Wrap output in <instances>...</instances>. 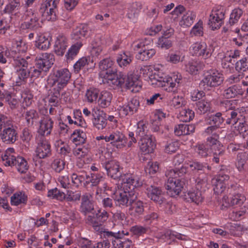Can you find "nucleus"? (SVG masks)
Returning <instances> with one entry per match:
<instances>
[{
  "instance_id": "obj_1",
  "label": "nucleus",
  "mask_w": 248,
  "mask_h": 248,
  "mask_svg": "<svg viewBox=\"0 0 248 248\" xmlns=\"http://www.w3.org/2000/svg\"><path fill=\"white\" fill-rule=\"evenodd\" d=\"M124 181L123 190L116 193L113 198L120 206L128 207V214L134 217H137L143 214L144 204L142 201L137 199L135 188L142 186V182L139 177L126 176Z\"/></svg>"
},
{
  "instance_id": "obj_2",
  "label": "nucleus",
  "mask_w": 248,
  "mask_h": 248,
  "mask_svg": "<svg viewBox=\"0 0 248 248\" xmlns=\"http://www.w3.org/2000/svg\"><path fill=\"white\" fill-rule=\"evenodd\" d=\"M99 69L101 70L100 75L107 80V83L109 86L114 88L121 86L124 83L125 78L121 73L117 74V70L114 66V62L110 58L104 59L99 63Z\"/></svg>"
},
{
  "instance_id": "obj_3",
  "label": "nucleus",
  "mask_w": 248,
  "mask_h": 248,
  "mask_svg": "<svg viewBox=\"0 0 248 248\" xmlns=\"http://www.w3.org/2000/svg\"><path fill=\"white\" fill-rule=\"evenodd\" d=\"M0 136L2 141L7 144L14 143L17 138L12 122L2 115H0Z\"/></svg>"
},
{
  "instance_id": "obj_4",
  "label": "nucleus",
  "mask_w": 248,
  "mask_h": 248,
  "mask_svg": "<svg viewBox=\"0 0 248 248\" xmlns=\"http://www.w3.org/2000/svg\"><path fill=\"white\" fill-rule=\"evenodd\" d=\"M152 40L146 38L141 42H134L133 44L134 49L138 51L136 58L143 61L153 57L156 51L152 47Z\"/></svg>"
},
{
  "instance_id": "obj_5",
  "label": "nucleus",
  "mask_w": 248,
  "mask_h": 248,
  "mask_svg": "<svg viewBox=\"0 0 248 248\" xmlns=\"http://www.w3.org/2000/svg\"><path fill=\"white\" fill-rule=\"evenodd\" d=\"M103 167L107 171V175L114 179H119L122 181V187L123 188L124 184L125 182L124 181L126 176L131 175L132 177H138L133 174H122L121 171V168L119 163L115 160H111L106 162L103 164Z\"/></svg>"
},
{
  "instance_id": "obj_6",
  "label": "nucleus",
  "mask_w": 248,
  "mask_h": 248,
  "mask_svg": "<svg viewBox=\"0 0 248 248\" xmlns=\"http://www.w3.org/2000/svg\"><path fill=\"white\" fill-rule=\"evenodd\" d=\"M223 77L218 72H211L201 81L199 87L204 90H209V87L218 86L223 82Z\"/></svg>"
},
{
  "instance_id": "obj_7",
  "label": "nucleus",
  "mask_w": 248,
  "mask_h": 248,
  "mask_svg": "<svg viewBox=\"0 0 248 248\" xmlns=\"http://www.w3.org/2000/svg\"><path fill=\"white\" fill-rule=\"evenodd\" d=\"M2 159L5 161V166H15L17 170L21 173H24L28 170V163L22 157L14 155H4L2 156Z\"/></svg>"
},
{
  "instance_id": "obj_8",
  "label": "nucleus",
  "mask_w": 248,
  "mask_h": 248,
  "mask_svg": "<svg viewBox=\"0 0 248 248\" xmlns=\"http://www.w3.org/2000/svg\"><path fill=\"white\" fill-rule=\"evenodd\" d=\"M22 18L25 21L23 26L26 29L35 30L40 27L38 13L31 9H27L25 11Z\"/></svg>"
},
{
  "instance_id": "obj_9",
  "label": "nucleus",
  "mask_w": 248,
  "mask_h": 248,
  "mask_svg": "<svg viewBox=\"0 0 248 248\" xmlns=\"http://www.w3.org/2000/svg\"><path fill=\"white\" fill-rule=\"evenodd\" d=\"M185 184V181L183 180L170 177L166 184L168 194L170 197L179 195L183 189Z\"/></svg>"
},
{
  "instance_id": "obj_10",
  "label": "nucleus",
  "mask_w": 248,
  "mask_h": 248,
  "mask_svg": "<svg viewBox=\"0 0 248 248\" xmlns=\"http://www.w3.org/2000/svg\"><path fill=\"white\" fill-rule=\"evenodd\" d=\"M105 141L110 142L112 146L118 149H121L125 146L127 138L123 133L116 131L110 134L109 136H106Z\"/></svg>"
},
{
  "instance_id": "obj_11",
  "label": "nucleus",
  "mask_w": 248,
  "mask_h": 248,
  "mask_svg": "<svg viewBox=\"0 0 248 248\" xmlns=\"http://www.w3.org/2000/svg\"><path fill=\"white\" fill-rule=\"evenodd\" d=\"M145 189L148 197L152 201L159 204L163 203L165 200L164 192L160 187L153 185H147Z\"/></svg>"
},
{
  "instance_id": "obj_12",
  "label": "nucleus",
  "mask_w": 248,
  "mask_h": 248,
  "mask_svg": "<svg viewBox=\"0 0 248 248\" xmlns=\"http://www.w3.org/2000/svg\"><path fill=\"white\" fill-rule=\"evenodd\" d=\"M123 75V77L125 78L124 82L125 86L127 89L130 90L132 92H138L140 89L141 82L140 80V77L134 73H129L126 76L121 73V76Z\"/></svg>"
},
{
  "instance_id": "obj_13",
  "label": "nucleus",
  "mask_w": 248,
  "mask_h": 248,
  "mask_svg": "<svg viewBox=\"0 0 248 248\" xmlns=\"http://www.w3.org/2000/svg\"><path fill=\"white\" fill-rule=\"evenodd\" d=\"M71 78V73L66 68L57 70L54 72L52 79L54 83L65 87Z\"/></svg>"
},
{
  "instance_id": "obj_14",
  "label": "nucleus",
  "mask_w": 248,
  "mask_h": 248,
  "mask_svg": "<svg viewBox=\"0 0 248 248\" xmlns=\"http://www.w3.org/2000/svg\"><path fill=\"white\" fill-rule=\"evenodd\" d=\"M53 121L48 115H44L39 121L40 126L38 133L41 137L48 136L50 134L53 126Z\"/></svg>"
},
{
  "instance_id": "obj_15",
  "label": "nucleus",
  "mask_w": 248,
  "mask_h": 248,
  "mask_svg": "<svg viewBox=\"0 0 248 248\" xmlns=\"http://www.w3.org/2000/svg\"><path fill=\"white\" fill-rule=\"evenodd\" d=\"M155 147V140L152 135H145L140 139V149L145 154L153 153Z\"/></svg>"
},
{
  "instance_id": "obj_16",
  "label": "nucleus",
  "mask_w": 248,
  "mask_h": 248,
  "mask_svg": "<svg viewBox=\"0 0 248 248\" xmlns=\"http://www.w3.org/2000/svg\"><path fill=\"white\" fill-rule=\"evenodd\" d=\"M94 210V204L92 195L87 193L82 195L80 206L81 213L86 216L87 214L93 213Z\"/></svg>"
},
{
  "instance_id": "obj_17",
  "label": "nucleus",
  "mask_w": 248,
  "mask_h": 248,
  "mask_svg": "<svg viewBox=\"0 0 248 248\" xmlns=\"http://www.w3.org/2000/svg\"><path fill=\"white\" fill-rule=\"evenodd\" d=\"M36 152L40 158H45L51 155L50 145L44 137H41Z\"/></svg>"
},
{
  "instance_id": "obj_18",
  "label": "nucleus",
  "mask_w": 248,
  "mask_h": 248,
  "mask_svg": "<svg viewBox=\"0 0 248 248\" xmlns=\"http://www.w3.org/2000/svg\"><path fill=\"white\" fill-rule=\"evenodd\" d=\"M140 107V102L136 98H132L126 106H120V113L123 116H126L129 113L131 114L136 112Z\"/></svg>"
},
{
  "instance_id": "obj_19",
  "label": "nucleus",
  "mask_w": 248,
  "mask_h": 248,
  "mask_svg": "<svg viewBox=\"0 0 248 248\" xmlns=\"http://www.w3.org/2000/svg\"><path fill=\"white\" fill-rule=\"evenodd\" d=\"M184 199L188 202H193L198 204L201 203L204 199L203 191L192 188L185 194Z\"/></svg>"
},
{
  "instance_id": "obj_20",
  "label": "nucleus",
  "mask_w": 248,
  "mask_h": 248,
  "mask_svg": "<svg viewBox=\"0 0 248 248\" xmlns=\"http://www.w3.org/2000/svg\"><path fill=\"white\" fill-rule=\"evenodd\" d=\"M67 39L65 36L59 35L55 41L54 49L55 53L59 56H62L68 46Z\"/></svg>"
},
{
  "instance_id": "obj_21",
  "label": "nucleus",
  "mask_w": 248,
  "mask_h": 248,
  "mask_svg": "<svg viewBox=\"0 0 248 248\" xmlns=\"http://www.w3.org/2000/svg\"><path fill=\"white\" fill-rule=\"evenodd\" d=\"M193 49L196 56H202L205 59L210 58L212 54L210 49L204 42L195 44Z\"/></svg>"
},
{
  "instance_id": "obj_22",
  "label": "nucleus",
  "mask_w": 248,
  "mask_h": 248,
  "mask_svg": "<svg viewBox=\"0 0 248 248\" xmlns=\"http://www.w3.org/2000/svg\"><path fill=\"white\" fill-rule=\"evenodd\" d=\"M241 87L238 85H233L225 89L222 94L223 96L226 99H231L243 94Z\"/></svg>"
},
{
  "instance_id": "obj_23",
  "label": "nucleus",
  "mask_w": 248,
  "mask_h": 248,
  "mask_svg": "<svg viewBox=\"0 0 248 248\" xmlns=\"http://www.w3.org/2000/svg\"><path fill=\"white\" fill-rule=\"evenodd\" d=\"M245 197L243 195L240 194H233L229 198L228 196H223L222 197V201L228 206H233L234 205H241L244 201Z\"/></svg>"
},
{
  "instance_id": "obj_24",
  "label": "nucleus",
  "mask_w": 248,
  "mask_h": 248,
  "mask_svg": "<svg viewBox=\"0 0 248 248\" xmlns=\"http://www.w3.org/2000/svg\"><path fill=\"white\" fill-rule=\"evenodd\" d=\"M90 28L87 24H82L77 27L73 31L72 38L78 40L88 35Z\"/></svg>"
},
{
  "instance_id": "obj_25",
  "label": "nucleus",
  "mask_w": 248,
  "mask_h": 248,
  "mask_svg": "<svg viewBox=\"0 0 248 248\" xmlns=\"http://www.w3.org/2000/svg\"><path fill=\"white\" fill-rule=\"evenodd\" d=\"M112 98V94L106 91L101 92L98 102L99 105L102 108H106L110 106Z\"/></svg>"
},
{
  "instance_id": "obj_26",
  "label": "nucleus",
  "mask_w": 248,
  "mask_h": 248,
  "mask_svg": "<svg viewBox=\"0 0 248 248\" xmlns=\"http://www.w3.org/2000/svg\"><path fill=\"white\" fill-rule=\"evenodd\" d=\"M205 144L211 153L223 149L220 142L217 139L212 136L207 138Z\"/></svg>"
},
{
  "instance_id": "obj_27",
  "label": "nucleus",
  "mask_w": 248,
  "mask_h": 248,
  "mask_svg": "<svg viewBox=\"0 0 248 248\" xmlns=\"http://www.w3.org/2000/svg\"><path fill=\"white\" fill-rule=\"evenodd\" d=\"M23 116L28 126H32L34 123L38 121L39 118L38 113L34 109L27 110L24 112Z\"/></svg>"
},
{
  "instance_id": "obj_28",
  "label": "nucleus",
  "mask_w": 248,
  "mask_h": 248,
  "mask_svg": "<svg viewBox=\"0 0 248 248\" xmlns=\"http://www.w3.org/2000/svg\"><path fill=\"white\" fill-rule=\"evenodd\" d=\"M103 113L102 112L101 114L99 113L97 115L95 116L93 112L92 113V116L93 118V125L99 130L104 128L107 124L106 114H104L105 116H103Z\"/></svg>"
},
{
  "instance_id": "obj_29",
  "label": "nucleus",
  "mask_w": 248,
  "mask_h": 248,
  "mask_svg": "<svg viewBox=\"0 0 248 248\" xmlns=\"http://www.w3.org/2000/svg\"><path fill=\"white\" fill-rule=\"evenodd\" d=\"M227 115L228 116L226 121L227 124L236 125L238 120L240 119L239 116H241L240 112L238 109H234L232 108H229L227 111Z\"/></svg>"
},
{
  "instance_id": "obj_30",
  "label": "nucleus",
  "mask_w": 248,
  "mask_h": 248,
  "mask_svg": "<svg viewBox=\"0 0 248 248\" xmlns=\"http://www.w3.org/2000/svg\"><path fill=\"white\" fill-rule=\"evenodd\" d=\"M27 201V196L23 192L15 193L11 197V203L12 205L17 206L21 203L26 204Z\"/></svg>"
},
{
  "instance_id": "obj_31",
  "label": "nucleus",
  "mask_w": 248,
  "mask_h": 248,
  "mask_svg": "<svg viewBox=\"0 0 248 248\" xmlns=\"http://www.w3.org/2000/svg\"><path fill=\"white\" fill-rule=\"evenodd\" d=\"M222 115L221 112H217L215 114L211 115L209 117V124L219 127L220 125L224 122V119Z\"/></svg>"
},
{
  "instance_id": "obj_32",
  "label": "nucleus",
  "mask_w": 248,
  "mask_h": 248,
  "mask_svg": "<svg viewBox=\"0 0 248 248\" xmlns=\"http://www.w3.org/2000/svg\"><path fill=\"white\" fill-rule=\"evenodd\" d=\"M82 44L81 42H77L75 44L72 45L68 49L66 54V57L68 61L72 60L78 54Z\"/></svg>"
},
{
  "instance_id": "obj_33",
  "label": "nucleus",
  "mask_w": 248,
  "mask_h": 248,
  "mask_svg": "<svg viewBox=\"0 0 248 248\" xmlns=\"http://www.w3.org/2000/svg\"><path fill=\"white\" fill-rule=\"evenodd\" d=\"M142 8V5L139 2H135L132 4L129 11L127 14L128 17L130 19H133L137 17Z\"/></svg>"
},
{
  "instance_id": "obj_34",
  "label": "nucleus",
  "mask_w": 248,
  "mask_h": 248,
  "mask_svg": "<svg viewBox=\"0 0 248 248\" xmlns=\"http://www.w3.org/2000/svg\"><path fill=\"white\" fill-rule=\"evenodd\" d=\"M50 40L45 36H40L35 41V46L41 50H46L49 47Z\"/></svg>"
},
{
  "instance_id": "obj_35",
  "label": "nucleus",
  "mask_w": 248,
  "mask_h": 248,
  "mask_svg": "<svg viewBox=\"0 0 248 248\" xmlns=\"http://www.w3.org/2000/svg\"><path fill=\"white\" fill-rule=\"evenodd\" d=\"M162 239L166 240H172V242L175 241V239L177 238L182 240H187L185 236L181 233H176L174 234L173 232L171 231H167L164 235L162 236Z\"/></svg>"
},
{
  "instance_id": "obj_36",
  "label": "nucleus",
  "mask_w": 248,
  "mask_h": 248,
  "mask_svg": "<svg viewBox=\"0 0 248 248\" xmlns=\"http://www.w3.org/2000/svg\"><path fill=\"white\" fill-rule=\"evenodd\" d=\"M157 46L161 49H168L172 46V41L171 38L160 37L157 43Z\"/></svg>"
},
{
  "instance_id": "obj_37",
  "label": "nucleus",
  "mask_w": 248,
  "mask_h": 248,
  "mask_svg": "<svg viewBox=\"0 0 248 248\" xmlns=\"http://www.w3.org/2000/svg\"><path fill=\"white\" fill-rule=\"evenodd\" d=\"M116 61L120 67L126 66L132 62L131 57L126 54L125 52L119 54Z\"/></svg>"
},
{
  "instance_id": "obj_38",
  "label": "nucleus",
  "mask_w": 248,
  "mask_h": 248,
  "mask_svg": "<svg viewBox=\"0 0 248 248\" xmlns=\"http://www.w3.org/2000/svg\"><path fill=\"white\" fill-rule=\"evenodd\" d=\"M99 94V90L96 88H91L86 93V96L88 102L93 103L96 101Z\"/></svg>"
},
{
  "instance_id": "obj_39",
  "label": "nucleus",
  "mask_w": 248,
  "mask_h": 248,
  "mask_svg": "<svg viewBox=\"0 0 248 248\" xmlns=\"http://www.w3.org/2000/svg\"><path fill=\"white\" fill-rule=\"evenodd\" d=\"M196 104L197 111L200 114H205L210 110V103L204 100L198 101Z\"/></svg>"
},
{
  "instance_id": "obj_40",
  "label": "nucleus",
  "mask_w": 248,
  "mask_h": 248,
  "mask_svg": "<svg viewBox=\"0 0 248 248\" xmlns=\"http://www.w3.org/2000/svg\"><path fill=\"white\" fill-rule=\"evenodd\" d=\"M242 14L243 11L240 8H235L233 10L230 15L229 24L232 26L237 23Z\"/></svg>"
},
{
  "instance_id": "obj_41",
  "label": "nucleus",
  "mask_w": 248,
  "mask_h": 248,
  "mask_svg": "<svg viewBox=\"0 0 248 248\" xmlns=\"http://www.w3.org/2000/svg\"><path fill=\"white\" fill-rule=\"evenodd\" d=\"M189 167L192 171H200L201 173L204 172L206 169H209V168L206 164L199 161H193L191 162L189 164Z\"/></svg>"
},
{
  "instance_id": "obj_42",
  "label": "nucleus",
  "mask_w": 248,
  "mask_h": 248,
  "mask_svg": "<svg viewBox=\"0 0 248 248\" xmlns=\"http://www.w3.org/2000/svg\"><path fill=\"white\" fill-rule=\"evenodd\" d=\"M195 17L196 15L193 12L188 11L183 16L182 20L181 22L182 24L189 27L193 24Z\"/></svg>"
},
{
  "instance_id": "obj_43",
  "label": "nucleus",
  "mask_w": 248,
  "mask_h": 248,
  "mask_svg": "<svg viewBox=\"0 0 248 248\" xmlns=\"http://www.w3.org/2000/svg\"><path fill=\"white\" fill-rule=\"evenodd\" d=\"M77 135L76 137H74L73 139V141L75 144L79 145L80 144H83L85 142L86 138L85 134L80 130H77L73 134L72 136Z\"/></svg>"
},
{
  "instance_id": "obj_44",
  "label": "nucleus",
  "mask_w": 248,
  "mask_h": 248,
  "mask_svg": "<svg viewBox=\"0 0 248 248\" xmlns=\"http://www.w3.org/2000/svg\"><path fill=\"white\" fill-rule=\"evenodd\" d=\"M50 68L53 64L55 61L54 56L53 54L45 53L42 54L40 56H38Z\"/></svg>"
},
{
  "instance_id": "obj_45",
  "label": "nucleus",
  "mask_w": 248,
  "mask_h": 248,
  "mask_svg": "<svg viewBox=\"0 0 248 248\" xmlns=\"http://www.w3.org/2000/svg\"><path fill=\"white\" fill-rule=\"evenodd\" d=\"M234 127L240 134H242L244 138L248 137V123L246 122V119L244 122H239L238 124L235 125Z\"/></svg>"
},
{
  "instance_id": "obj_46",
  "label": "nucleus",
  "mask_w": 248,
  "mask_h": 248,
  "mask_svg": "<svg viewBox=\"0 0 248 248\" xmlns=\"http://www.w3.org/2000/svg\"><path fill=\"white\" fill-rule=\"evenodd\" d=\"M86 223L92 225L95 230L98 232H102L101 230V225L99 224L98 221L95 214L89 215L88 216Z\"/></svg>"
},
{
  "instance_id": "obj_47",
  "label": "nucleus",
  "mask_w": 248,
  "mask_h": 248,
  "mask_svg": "<svg viewBox=\"0 0 248 248\" xmlns=\"http://www.w3.org/2000/svg\"><path fill=\"white\" fill-rule=\"evenodd\" d=\"M195 150L199 155L202 157H207L211 153L205 143L198 144L195 146Z\"/></svg>"
},
{
  "instance_id": "obj_48",
  "label": "nucleus",
  "mask_w": 248,
  "mask_h": 248,
  "mask_svg": "<svg viewBox=\"0 0 248 248\" xmlns=\"http://www.w3.org/2000/svg\"><path fill=\"white\" fill-rule=\"evenodd\" d=\"M235 68L237 71H246L248 70V57H244L237 62Z\"/></svg>"
},
{
  "instance_id": "obj_49",
  "label": "nucleus",
  "mask_w": 248,
  "mask_h": 248,
  "mask_svg": "<svg viewBox=\"0 0 248 248\" xmlns=\"http://www.w3.org/2000/svg\"><path fill=\"white\" fill-rule=\"evenodd\" d=\"M194 112L191 109H185L181 112V119L185 122H189L192 120L194 118Z\"/></svg>"
},
{
  "instance_id": "obj_50",
  "label": "nucleus",
  "mask_w": 248,
  "mask_h": 248,
  "mask_svg": "<svg viewBox=\"0 0 248 248\" xmlns=\"http://www.w3.org/2000/svg\"><path fill=\"white\" fill-rule=\"evenodd\" d=\"M90 59H88L86 57H82L80 58L77 62L74 65V68L75 72H78L80 70L83 68L86 65L89 64Z\"/></svg>"
},
{
  "instance_id": "obj_51",
  "label": "nucleus",
  "mask_w": 248,
  "mask_h": 248,
  "mask_svg": "<svg viewBox=\"0 0 248 248\" xmlns=\"http://www.w3.org/2000/svg\"><path fill=\"white\" fill-rule=\"evenodd\" d=\"M222 24L223 22L221 20L218 21L215 16L210 15L208 24L213 30L219 29Z\"/></svg>"
},
{
  "instance_id": "obj_52",
  "label": "nucleus",
  "mask_w": 248,
  "mask_h": 248,
  "mask_svg": "<svg viewBox=\"0 0 248 248\" xmlns=\"http://www.w3.org/2000/svg\"><path fill=\"white\" fill-rule=\"evenodd\" d=\"M13 64L16 67L20 68H27L28 65V62L24 58L17 57L16 58L14 57Z\"/></svg>"
},
{
  "instance_id": "obj_53",
  "label": "nucleus",
  "mask_w": 248,
  "mask_h": 248,
  "mask_svg": "<svg viewBox=\"0 0 248 248\" xmlns=\"http://www.w3.org/2000/svg\"><path fill=\"white\" fill-rule=\"evenodd\" d=\"M64 166V161L60 159H55L52 164V168L57 172H60L63 170Z\"/></svg>"
},
{
  "instance_id": "obj_54",
  "label": "nucleus",
  "mask_w": 248,
  "mask_h": 248,
  "mask_svg": "<svg viewBox=\"0 0 248 248\" xmlns=\"http://www.w3.org/2000/svg\"><path fill=\"white\" fill-rule=\"evenodd\" d=\"M46 11H43L42 13V16L46 18V19L48 21H55L57 19V16L56 14L55 10L52 8H49V12L45 13Z\"/></svg>"
},
{
  "instance_id": "obj_55",
  "label": "nucleus",
  "mask_w": 248,
  "mask_h": 248,
  "mask_svg": "<svg viewBox=\"0 0 248 248\" xmlns=\"http://www.w3.org/2000/svg\"><path fill=\"white\" fill-rule=\"evenodd\" d=\"M229 176L226 174H219L212 180V184H221L226 185V182L229 179Z\"/></svg>"
},
{
  "instance_id": "obj_56",
  "label": "nucleus",
  "mask_w": 248,
  "mask_h": 248,
  "mask_svg": "<svg viewBox=\"0 0 248 248\" xmlns=\"http://www.w3.org/2000/svg\"><path fill=\"white\" fill-rule=\"evenodd\" d=\"M202 25V22L201 20H199L192 29L191 31V34H194L196 36H202L203 32Z\"/></svg>"
},
{
  "instance_id": "obj_57",
  "label": "nucleus",
  "mask_w": 248,
  "mask_h": 248,
  "mask_svg": "<svg viewBox=\"0 0 248 248\" xmlns=\"http://www.w3.org/2000/svg\"><path fill=\"white\" fill-rule=\"evenodd\" d=\"M159 164L157 162H149L148 167L146 169V172L150 174H154L159 170Z\"/></svg>"
},
{
  "instance_id": "obj_58",
  "label": "nucleus",
  "mask_w": 248,
  "mask_h": 248,
  "mask_svg": "<svg viewBox=\"0 0 248 248\" xmlns=\"http://www.w3.org/2000/svg\"><path fill=\"white\" fill-rule=\"evenodd\" d=\"M147 129V126L145 123L143 121H140L137 124V129L136 133L140 137H143L145 134V131Z\"/></svg>"
},
{
  "instance_id": "obj_59",
  "label": "nucleus",
  "mask_w": 248,
  "mask_h": 248,
  "mask_svg": "<svg viewBox=\"0 0 248 248\" xmlns=\"http://www.w3.org/2000/svg\"><path fill=\"white\" fill-rule=\"evenodd\" d=\"M95 215L97 217V220L98 221L99 224H100L101 226L108 218V214L105 210L103 212H101L100 210H98L97 213L95 214Z\"/></svg>"
},
{
  "instance_id": "obj_60",
  "label": "nucleus",
  "mask_w": 248,
  "mask_h": 248,
  "mask_svg": "<svg viewBox=\"0 0 248 248\" xmlns=\"http://www.w3.org/2000/svg\"><path fill=\"white\" fill-rule=\"evenodd\" d=\"M243 230V226L238 223H234L231 226L230 232L234 236H239Z\"/></svg>"
},
{
  "instance_id": "obj_61",
  "label": "nucleus",
  "mask_w": 248,
  "mask_h": 248,
  "mask_svg": "<svg viewBox=\"0 0 248 248\" xmlns=\"http://www.w3.org/2000/svg\"><path fill=\"white\" fill-rule=\"evenodd\" d=\"M128 232H126L125 234H128ZM125 234L124 233V231L122 232V233L120 234L117 238L114 240H112L113 246L115 248H123V242L124 239L122 236L124 235Z\"/></svg>"
},
{
  "instance_id": "obj_62",
  "label": "nucleus",
  "mask_w": 248,
  "mask_h": 248,
  "mask_svg": "<svg viewBox=\"0 0 248 248\" xmlns=\"http://www.w3.org/2000/svg\"><path fill=\"white\" fill-rule=\"evenodd\" d=\"M206 184V180L205 178H201L200 177H198L195 179V188L198 190H202L203 191V189Z\"/></svg>"
},
{
  "instance_id": "obj_63",
  "label": "nucleus",
  "mask_w": 248,
  "mask_h": 248,
  "mask_svg": "<svg viewBox=\"0 0 248 248\" xmlns=\"http://www.w3.org/2000/svg\"><path fill=\"white\" fill-rule=\"evenodd\" d=\"M186 124H182L176 125L174 129V133L176 135L180 136L181 135H186Z\"/></svg>"
},
{
  "instance_id": "obj_64",
  "label": "nucleus",
  "mask_w": 248,
  "mask_h": 248,
  "mask_svg": "<svg viewBox=\"0 0 248 248\" xmlns=\"http://www.w3.org/2000/svg\"><path fill=\"white\" fill-rule=\"evenodd\" d=\"M90 182L93 186H97L103 179V176L98 173H91Z\"/></svg>"
}]
</instances>
